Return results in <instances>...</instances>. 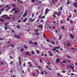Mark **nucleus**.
Segmentation results:
<instances>
[{"label":"nucleus","mask_w":77,"mask_h":77,"mask_svg":"<svg viewBox=\"0 0 77 77\" xmlns=\"http://www.w3.org/2000/svg\"><path fill=\"white\" fill-rule=\"evenodd\" d=\"M16 9H18V8H17L16 7L14 8L13 9L12 11H11V12H13V11H15V12L14 13V14H15V13H17L18 12L20 11V10H15Z\"/></svg>","instance_id":"1"},{"label":"nucleus","mask_w":77,"mask_h":77,"mask_svg":"<svg viewBox=\"0 0 77 77\" xmlns=\"http://www.w3.org/2000/svg\"><path fill=\"white\" fill-rule=\"evenodd\" d=\"M71 65H68V66H70L71 69H74V68H75V66L74 65V64L72 63H70Z\"/></svg>","instance_id":"2"},{"label":"nucleus","mask_w":77,"mask_h":77,"mask_svg":"<svg viewBox=\"0 0 77 77\" xmlns=\"http://www.w3.org/2000/svg\"><path fill=\"white\" fill-rule=\"evenodd\" d=\"M72 5L73 6V7L75 8H77V2H76L75 3H72Z\"/></svg>","instance_id":"3"},{"label":"nucleus","mask_w":77,"mask_h":77,"mask_svg":"<svg viewBox=\"0 0 77 77\" xmlns=\"http://www.w3.org/2000/svg\"><path fill=\"white\" fill-rule=\"evenodd\" d=\"M25 54H26V55H28V56H31L29 52L27 51L26 52Z\"/></svg>","instance_id":"4"},{"label":"nucleus","mask_w":77,"mask_h":77,"mask_svg":"<svg viewBox=\"0 0 77 77\" xmlns=\"http://www.w3.org/2000/svg\"><path fill=\"white\" fill-rule=\"evenodd\" d=\"M48 12H49V9L48 8H47L46 10L45 14H48Z\"/></svg>","instance_id":"5"},{"label":"nucleus","mask_w":77,"mask_h":77,"mask_svg":"<svg viewBox=\"0 0 77 77\" xmlns=\"http://www.w3.org/2000/svg\"><path fill=\"white\" fill-rule=\"evenodd\" d=\"M59 60H60V58L57 59L56 61V63L57 64L58 63H59Z\"/></svg>","instance_id":"6"},{"label":"nucleus","mask_w":77,"mask_h":77,"mask_svg":"<svg viewBox=\"0 0 77 77\" xmlns=\"http://www.w3.org/2000/svg\"><path fill=\"white\" fill-rule=\"evenodd\" d=\"M69 36L70 37H71V38L73 39H74V37L73 36V35H72V34H70V35H69Z\"/></svg>","instance_id":"7"},{"label":"nucleus","mask_w":77,"mask_h":77,"mask_svg":"<svg viewBox=\"0 0 77 77\" xmlns=\"http://www.w3.org/2000/svg\"><path fill=\"white\" fill-rule=\"evenodd\" d=\"M51 2H52V3H54V1L51 0L49 1V3L51 5Z\"/></svg>","instance_id":"8"},{"label":"nucleus","mask_w":77,"mask_h":77,"mask_svg":"<svg viewBox=\"0 0 77 77\" xmlns=\"http://www.w3.org/2000/svg\"><path fill=\"white\" fill-rule=\"evenodd\" d=\"M15 37H16V38H20V36L19 35H15Z\"/></svg>","instance_id":"9"},{"label":"nucleus","mask_w":77,"mask_h":77,"mask_svg":"<svg viewBox=\"0 0 77 77\" xmlns=\"http://www.w3.org/2000/svg\"><path fill=\"white\" fill-rule=\"evenodd\" d=\"M8 17V15H3V17L5 18H7V17Z\"/></svg>","instance_id":"10"},{"label":"nucleus","mask_w":77,"mask_h":77,"mask_svg":"<svg viewBox=\"0 0 77 77\" xmlns=\"http://www.w3.org/2000/svg\"><path fill=\"white\" fill-rule=\"evenodd\" d=\"M27 18H26L22 22H26V21H27Z\"/></svg>","instance_id":"11"},{"label":"nucleus","mask_w":77,"mask_h":77,"mask_svg":"<svg viewBox=\"0 0 77 77\" xmlns=\"http://www.w3.org/2000/svg\"><path fill=\"white\" fill-rule=\"evenodd\" d=\"M38 27H41V28H42V29H43V27H42V25H39L38 26Z\"/></svg>","instance_id":"12"},{"label":"nucleus","mask_w":77,"mask_h":77,"mask_svg":"<svg viewBox=\"0 0 77 77\" xmlns=\"http://www.w3.org/2000/svg\"><path fill=\"white\" fill-rule=\"evenodd\" d=\"M62 63H66V60H64L62 62Z\"/></svg>","instance_id":"13"},{"label":"nucleus","mask_w":77,"mask_h":77,"mask_svg":"<svg viewBox=\"0 0 77 77\" xmlns=\"http://www.w3.org/2000/svg\"><path fill=\"white\" fill-rule=\"evenodd\" d=\"M70 3V2L69 1V0H67V2L66 3V5H69V3Z\"/></svg>","instance_id":"14"},{"label":"nucleus","mask_w":77,"mask_h":77,"mask_svg":"<svg viewBox=\"0 0 77 77\" xmlns=\"http://www.w3.org/2000/svg\"><path fill=\"white\" fill-rule=\"evenodd\" d=\"M46 67H47V68H48V69H49V70H51V69H51V68H50L49 67H48L47 66H46Z\"/></svg>","instance_id":"15"},{"label":"nucleus","mask_w":77,"mask_h":77,"mask_svg":"<svg viewBox=\"0 0 77 77\" xmlns=\"http://www.w3.org/2000/svg\"><path fill=\"white\" fill-rule=\"evenodd\" d=\"M0 21H2V22H3L4 20H3V18L0 19Z\"/></svg>","instance_id":"16"},{"label":"nucleus","mask_w":77,"mask_h":77,"mask_svg":"<svg viewBox=\"0 0 77 77\" xmlns=\"http://www.w3.org/2000/svg\"><path fill=\"white\" fill-rule=\"evenodd\" d=\"M11 47H15V46L14 45H13L11 44V45L9 46H8V47H11Z\"/></svg>","instance_id":"17"},{"label":"nucleus","mask_w":77,"mask_h":77,"mask_svg":"<svg viewBox=\"0 0 77 77\" xmlns=\"http://www.w3.org/2000/svg\"><path fill=\"white\" fill-rule=\"evenodd\" d=\"M58 14V16H60V15H61V12H59Z\"/></svg>","instance_id":"18"},{"label":"nucleus","mask_w":77,"mask_h":77,"mask_svg":"<svg viewBox=\"0 0 77 77\" xmlns=\"http://www.w3.org/2000/svg\"><path fill=\"white\" fill-rule=\"evenodd\" d=\"M26 14H27V13L26 12H25V14L23 15V17H26Z\"/></svg>","instance_id":"19"},{"label":"nucleus","mask_w":77,"mask_h":77,"mask_svg":"<svg viewBox=\"0 0 77 77\" xmlns=\"http://www.w3.org/2000/svg\"><path fill=\"white\" fill-rule=\"evenodd\" d=\"M11 77H16V76L15 75H12V74L11 75Z\"/></svg>","instance_id":"20"},{"label":"nucleus","mask_w":77,"mask_h":77,"mask_svg":"<svg viewBox=\"0 0 77 77\" xmlns=\"http://www.w3.org/2000/svg\"><path fill=\"white\" fill-rule=\"evenodd\" d=\"M51 44H54H54H55V43H54V42L53 41H52Z\"/></svg>","instance_id":"21"},{"label":"nucleus","mask_w":77,"mask_h":77,"mask_svg":"<svg viewBox=\"0 0 77 77\" xmlns=\"http://www.w3.org/2000/svg\"><path fill=\"white\" fill-rule=\"evenodd\" d=\"M31 2H32V3H35V1L34 0H31Z\"/></svg>","instance_id":"22"},{"label":"nucleus","mask_w":77,"mask_h":77,"mask_svg":"<svg viewBox=\"0 0 77 77\" xmlns=\"http://www.w3.org/2000/svg\"><path fill=\"white\" fill-rule=\"evenodd\" d=\"M55 48H56V49H59V48H60V47H58L57 46V47H56Z\"/></svg>","instance_id":"23"},{"label":"nucleus","mask_w":77,"mask_h":77,"mask_svg":"<svg viewBox=\"0 0 77 77\" xmlns=\"http://www.w3.org/2000/svg\"><path fill=\"white\" fill-rule=\"evenodd\" d=\"M56 14H54L53 15V17H55V18H56V16H55Z\"/></svg>","instance_id":"24"},{"label":"nucleus","mask_w":77,"mask_h":77,"mask_svg":"<svg viewBox=\"0 0 77 77\" xmlns=\"http://www.w3.org/2000/svg\"><path fill=\"white\" fill-rule=\"evenodd\" d=\"M36 52L38 54H39V51L38 50H37L36 51Z\"/></svg>","instance_id":"25"},{"label":"nucleus","mask_w":77,"mask_h":77,"mask_svg":"<svg viewBox=\"0 0 77 77\" xmlns=\"http://www.w3.org/2000/svg\"><path fill=\"white\" fill-rule=\"evenodd\" d=\"M61 29H64V30H65V28H64V27L63 26H62L61 27Z\"/></svg>","instance_id":"26"},{"label":"nucleus","mask_w":77,"mask_h":77,"mask_svg":"<svg viewBox=\"0 0 77 77\" xmlns=\"http://www.w3.org/2000/svg\"><path fill=\"white\" fill-rule=\"evenodd\" d=\"M63 8V7H61L59 9H60V10H61V11H62V8Z\"/></svg>","instance_id":"27"},{"label":"nucleus","mask_w":77,"mask_h":77,"mask_svg":"<svg viewBox=\"0 0 77 77\" xmlns=\"http://www.w3.org/2000/svg\"><path fill=\"white\" fill-rule=\"evenodd\" d=\"M31 53L32 54H35V52H34V51H31Z\"/></svg>","instance_id":"28"},{"label":"nucleus","mask_w":77,"mask_h":77,"mask_svg":"<svg viewBox=\"0 0 77 77\" xmlns=\"http://www.w3.org/2000/svg\"><path fill=\"white\" fill-rule=\"evenodd\" d=\"M70 45V44H69V43H67V45L68 46V47H69V46Z\"/></svg>","instance_id":"29"},{"label":"nucleus","mask_w":77,"mask_h":77,"mask_svg":"<svg viewBox=\"0 0 77 77\" xmlns=\"http://www.w3.org/2000/svg\"><path fill=\"white\" fill-rule=\"evenodd\" d=\"M7 19H8V20H9V19H11V17L7 16Z\"/></svg>","instance_id":"30"},{"label":"nucleus","mask_w":77,"mask_h":77,"mask_svg":"<svg viewBox=\"0 0 77 77\" xmlns=\"http://www.w3.org/2000/svg\"><path fill=\"white\" fill-rule=\"evenodd\" d=\"M15 18H16L15 17H14L12 18V19L13 20H15Z\"/></svg>","instance_id":"31"},{"label":"nucleus","mask_w":77,"mask_h":77,"mask_svg":"<svg viewBox=\"0 0 77 77\" xmlns=\"http://www.w3.org/2000/svg\"><path fill=\"white\" fill-rule=\"evenodd\" d=\"M45 18V16H43L42 17H41V19H42V18Z\"/></svg>","instance_id":"32"},{"label":"nucleus","mask_w":77,"mask_h":77,"mask_svg":"<svg viewBox=\"0 0 77 77\" xmlns=\"http://www.w3.org/2000/svg\"><path fill=\"white\" fill-rule=\"evenodd\" d=\"M24 51V49L22 48L21 49V50L20 51V52H22V51Z\"/></svg>","instance_id":"33"},{"label":"nucleus","mask_w":77,"mask_h":77,"mask_svg":"<svg viewBox=\"0 0 77 77\" xmlns=\"http://www.w3.org/2000/svg\"><path fill=\"white\" fill-rule=\"evenodd\" d=\"M72 20H70V24H72Z\"/></svg>","instance_id":"34"},{"label":"nucleus","mask_w":77,"mask_h":77,"mask_svg":"<svg viewBox=\"0 0 77 77\" xmlns=\"http://www.w3.org/2000/svg\"><path fill=\"white\" fill-rule=\"evenodd\" d=\"M62 38V36H61V35H60V38H59V39H61V38Z\"/></svg>","instance_id":"35"},{"label":"nucleus","mask_w":77,"mask_h":77,"mask_svg":"<svg viewBox=\"0 0 77 77\" xmlns=\"http://www.w3.org/2000/svg\"><path fill=\"white\" fill-rule=\"evenodd\" d=\"M36 35H40V34L38 32H36Z\"/></svg>","instance_id":"36"},{"label":"nucleus","mask_w":77,"mask_h":77,"mask_svg":"<svg viewBox=\"0 0 77 77\" xmlns=\"http://www.w3.org/2000/svg\"><path fill=\"white\" fill-rule=\"evenodd\" d=\"M67 57L68 58H70V59H71V57H70V56H67Z\"/></svg>","instance_id":"37"},{"label":"nucleus","mask_w":77,"mask_h":77,"mask_svg":"<svg viewBox=\"0 0 77 77\" xmlns=\"http://www.w3.org/2000/svg\"><path fill=\"white\" fill-rule=\"evenodd\" d=\"M42 56H44V52H42Z\"/></svg>","instance_id":"38"},{"label":"nucleus","mask_w":77,"mask_h":77,"mask_svg":"<svg viewBox=\"0 0 77 77\" xmlns=\"http://www.w3.org/2000/svg\"><path fill=\"white\" fill-rule=\"evenodd\" d=\"M21 57H19V61H21Z\"/></svg>","instance_id":"39"},{"label":"nucleus","mask_w":77,"mask_h":77,"mask_svg":"<svg viewBox=\"0 0 77 77\" xmlns=\"http://www.w3.org/2000/svg\"><path fill=\"white\" fill-rule=\"evenodd\" d=\"M56 49H56V48H55L53 49V51H56Z\"/></svg>","instance_id":"40"},{"label":"nucleus","mask_w":77,"mask_h":77,"mask_svg":"<svg viewBox=\"0 0 77 77\" xmlns=\"http://www.w3.org/2000/svg\"><path fill=\"white\" fill-rule=\"evenodd\" d=\"M25 47V48H28L27 47H26V45H25L24 46Z\"/></svg>","instance_id":"41"},{"label":"nucleus","mask_w":77,"mask_h":77,"mask_svg":"<svg viewBox=\"0 0 77 77\" xmlns=\"http://www.w3.org/2000/svg\"><path fill=\"white\" fill-rule=\"evenodd\" d=\"M71 49H72V50H76V49H75L74 48H72Z\"/></svg>","instance_id":"42"},{"label":"nucleus","mask_w":77,"mask_h":77,"mask_svg":"<svg viewBox=\"0 0 77 77\" xmlns=\"http://www.w3.org/2000/svg\"><path fill=\"white\" fill-rule=\"evenodd\" d=\"M37 9H41V8H40V7H37Z\"/></svg>","instance_id":"43"},{"label":"nucleus","mask_w":77,"mask_h":77,"mask_svg":"<svg viewBox=\"0 0 77 77\" xmlns=\"http://www.w3.org/2000/svg\"><path fill=\"white\" fill-rule=\"evenodd\" d=\"M31 14L32 15V17H33L34 16V14L32 13Z\"/></svg>","instance_id":"44"},{"label":"nucleus","mask_w":77,"mask_h":77,"mask_svg":"<svg viewBox=\"0 0 77 77\" xmlns=\"http://www.w3.org/2000/svg\"><path fill=\"white\" fill-rule=\"evenodd\" d=\"M20 62L21 61H20H20H19V65H20L21 64Z\"/></svg>","instance_id":"45"},{"label":"nucleus","mask_w":77,"mask_h":77,"mask_svg":"<svg viewBox=\"0 0 77 77\" xmlns=\"http://www.w3.org/2000/svg\"><path fill=\"white\" fill-rule=\"evenodd\" d=\"M56 51V52H57L58 54H59V51H58V50H57Z\"/></svg>","instance_id":"46"},{"label":"nucleus","mask_w":77,"mask_h":77,"mask_svg":"<svg viewBox=\"0 0 77 77\" xmlns=\"http://www.w3.org/2000/svg\"><path fill=\"white\" fill-rule=\"evenodd\" d=\"M16 27H17V28H18V29H20V27H18V26L17 25L16 26Z\"/></svg>","instance_id":"47"},{"label":"nucleus","mask_w":77,"mask_h":77,"mask_svg":"<svg viewBox=\"0 0 77 77\" xmlns=\"http://www.w3.org/2000/svg\"><path fill=\"white\" fill-rule=\"evenodd\" d=\"M36 15H39V12L37 11V14H36Z\"/></svg>","instance_id":"48"},{"label":"nucleus","mask_w":77,"mask_h":77,"mask_svg":"<svg viewBox=\"0 0 77 77\" xmlns=\"http://www.w3.org/2000/svg\"><path fill=\"white\" fill-rule=\"evenodd\" d=\"M32 43V41H30L29 42V44H31Z\"/></svg>","instance_id":"49"},{"label":"nucleus","mask_w":77,"mask_h":77,"mask_svg":"<svg viewBox=\"0 0 77 77\" xmlns=\"http://www.w3.org/2000/svg\"><path fill=\"white\" fill-rule=\"evenodd\" d=\"M35 45H37V43L36 42H35Z\"/></svg>","instance_id":"50"},{"label":"nucleus","mask_w":77,"mask_h":77,"mask_svg":"<svg viewBox=\"0 0 77 77\" xmlns=\"http://www.w3.org/2000/svg\"><path fill=\"white\" fill-rule=\"evenodd\" d=\"M69 18H68L67 20V21H69Z\"/></svg>","instance_id":"51"},{"label":"nucleus","mask_w":77,"mask_h":77,"mask_svg":"<svg viewBox=\"0 0 77 77\" xmlns=\"http://www.w3.org/2000/svg\"><path fill=\"white\" fill-rule=\"evenodd\" d=\"M41 17H42V15H41L39 16L38 18H41Z\"/></svg>","instance_id":"52"},{"label":"nucleus","mask_w":77,"mask_h":77,"mask_svg":"<svg viewBox=\"0 0 77 77\" xmlns=\"http://www.w3.org/2000/svg\"><path fill=\"white\" fill-rule=\"evenodd\" d=\"M29 66L31 67L32 66V64H31V63H30V64L29 65Z\"/></svg>","instance_id":"53"},{"label":"nucleus","mask_w":77,"mask_h":77,"mask_svg":"<svg viewBox=\"0 0 77 77\" xmlns=\"http://www.w3.org/2000/svg\"><path fill=\"white\" fill-rule=\"evenodd\" d=\"M43 36L44 38H45V34H44L43 35Z\"/></svg>","instance_id":"54"},{"label":"nucleus","mask_w":77,"mask_h":77,"mask_svg":"<svg viewBox=\"0 0 77 77\" xmlns=\"http://www.w3.org/2000/svg\"><path fill=\"white\" fill-rule=\"evenodd\" d=\"M12 31L13 32H14V33H15V31H14V30H12Z\"/></svg>","instance_id":"55"},{"label":"nucleus","mask_w":77,"mask_h":77,"mask_svg":"<svg viewBox=\"0 0 77 77\" xmlns=\"http://www.w3.org/2000/svg\"><path fill=\"white\" fill-rule=\"evenodd\" d=\"M65 71L63 70V71L62 72L63 73H65Z\"/></svg>","instance_id":"56"},{"label":"nucleus","mask_w":77,"mask_h":77,"mask_svg":"<svg viewBox=\"0 0 77 77\" xmlns=\"http://www.w3.org/2000/svg\"><path fill=\"white\" fill-rule=\"evenodd\" d=\"M75 66H77V62H75Z\"/></svg>","instance_id":"57"},{"label":"nucleus","mask_w":77,"mask_h":77,"mask_svg":"<svg viewBox=\"0 0 77 77\" xmlns=\"http://www.w3.org/2000/svg\"><path fill=\"white\" fill-rule=\"evenodd\" d=\"M5 30H8V28L6 27H4Z\"/></svg>","instance_id":"58"},{"label":"nucleus","mask_w":77,"mask_h":77,"mask_svg":"<svg viewBox=\"0 0 77 77\" xmlns=\"http://www.w3.org/2000/svg\"><path fill=\"white\" fill-rule=\"evenodd\" d=\"M8 7V6L7 5H5L4 6V8H6V7Z\"/></svg>","instance_id":"59"},{"label":"nucleus","mask_w":77,"mask_h":77,"mask_svg":"<svg viewBox=\"0 0 77 77\" xmlns=\"http://www.w3.org/2000/svg\"><path fill=\"white\" fill-rule=\"evenodd\" d=\"M67 62H68V63H70V62H71V61H69V60H68L67 61Z\"/></svg>","instance_id":"60"},{"label":"nucleus","mask_w":77,"mask_h":77,"mask_svg":"<svg viewBox=\"0 0 77 77\" xmlns=\"http://www.w3.org/2000/svg\"><path fill=\"white\" fill-rule=\"evenodd\" d=\"M39 61L40 62H41L42 63V60H41V59H39Z\"/></svg>","instance_id":"61"},{"label":"nucleus","mask_w":77,"mask_h":77,"mask_svg":"<svg viewBox=\"0 0 77 77\" xmlns=\"http://www.w3.org/2000/svg\"><path fill=\"white\" fill-rule=\"evenodd\" d=\"M74 11L75 12V13H77V10H74Z\"/></svg>","instance_id":"62"},{"label":"nucleus","mask_w":77,"mask_h":77,"mask_svg":"<svg viewBox=\"0 0 77 77\" xmlns=\"http://www.w3.org/2000/svg\"><path fill=\"white\" fill-rule=\"evenodd\" d=\"M53 54H50V56H53Z\"/></svg>","instance_id":"63"},{"label":"nucleus","mask_w":77,"mask_h":77,"mask_svg":"<svg viewBox=\"0 0 77 77\" xmlns=\"http://www.w3.org/2000/svg\"><path fill=\"white\" fill-rule=\"evenodd\" d=\"M47 63V64H48V65H50V62H49L47 63Z\"/></svg>","instance_id":"64"}]
</instances>
